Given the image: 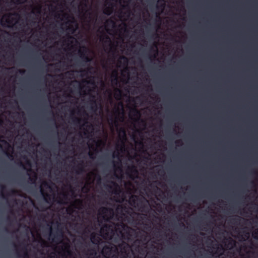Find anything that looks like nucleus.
<instances>
[{
    "label": "nucleus",
    "mask_w": 258,
    "mask_h": 258,
    "mask_svg": "<svg viewBox=\"0 0 258 258\" xmlns=\"http://www.w3.org/2000/svg\"><path fill=\"white\" fill-rule=\"evenodd\" d=\"M125 227L128 228L123 223L117 224L115 227L112 224L104 223L101 227L100 233L104 239H111L114 234L115 230H118L119 232L122 234V230H124Z\"/></svg>",
    "instance_id": "nucleus-1"
},
{
    "label": "nucleus",
    "mask_w": 258,
    "mask_h": 258,
    "mask_svg": "<svg viewBox=\"0 0 258 258\" xmlns=\"http://www.w3.org/2000/svg\"><path fill=\"white\" fill-rule=\"evenodd\" d=\"M99 215L105 222H109L113 219L114 216L113 209L106 207H102L98 210Z\"/></svg>",
    "instance_id": "nucleus-2"
},
{
    "label": "nucleus",
    "mask_w": 258,
    "mask_h": 258,
    "mask_svg": "<svg viewBox=\"0 0 258 258\" xmlns=\"http://www.w3.org/2000/svg\"><path fill=\"white\" fill-rule=\"evenodd\" d=\"M119 248L122 258H133V251L127 243H121L119 245Z\"/></svg>",
    "instance_id": "nucleus-3"
},
{
    "label": "nucleus",
    "mask_w": 258,
    "mask_h": 258,
    "mask_svg": "<svg viewBox=\"0 0 258 258\" xmlns=\"http://www.w3.org/2000/svg\"><path fill=\"white\" fill-rule=\"evenodd\" d=\"M102 253L107 258H116L118 250L116 248L105 246L102 249Z\"/></svg>",
    "instance_id": "nucleus-4"
},
{
    "label": "nucleus",
    "mask_w": 258,
    "mask_h": 258,
    "mask_svg": "<svg viewBox=\"0 0 258 258\" xmlns=\"http://www.w3.org/2000/svg\"><path fill=\"white\" fill-rule=\"evenodd\" d=\"M88 49L86 47H83L82 50L80 49L78 52L80 55V57L81 58V61L80 64L84 66L86 63L90 62L91 61V59L88 55Z\"/></svg>",
    "instance_id": "nucleus-5"
},
{
    "label": "nucleus",
    "mask_w": 258,
    "mask_h": 258,
    "mask_svg": "<svg viewBox=\"0 0 258 258\" xmlns=\"http://www.w3.org/2000/svg\"><path fill=\"white\" fill-rule=\"evenodd\" d=\"M50 236L51 237L52 241L57 243L62 239L63 233L62 229H57L56 232L53 234L51 231V228H50Z\"/></svg>",
    "instance_id": "nucleus-6"
},
{
    "label": "nucleus",
    "mask_w": 258,
    "mask_h": 258,
    "mask_svg": "<svg viewBox=\"0 0 258 258\" xmlns=\"http://www.w3.org/2000/svg\"><path fill=\"white\" fill-rule=\"evenodd\" d=\"M109 182L111 183V185H106L107 188L112 190V192L115 195L119 194L121 192V188L118 184L113 181H110Z\"/></svg>",
    "instance_id": "nucleus-7"
},
{
    "label": "nucleus",
    "mask_w": 258,
    "mask_h": 258,
    "mask_svg": "<svg viewBox=\"0 0 258 258\" xmlns=\"http://www.w3.org/2000/svg\"><path fill=\"white\" fill-rule=\"evenodd\" d=\"M127 173L128 174L130 178L134 179L135 176L137 177L138 171L135 166L132 165V166L128 167Z\"/></svg>",
    "instance_id": "nucleus-8"
},
{
    "label": "nucleus",
    "mask_w": 258,
    "mask_h": 258,
    "mask_svg": "<svg viewBox=\"0 0 258 258\" xmlns=\"http://www.w3.org/2000/svg\"><path fill=\"white\" fill-rule=\"evenodd\" d=\"M90 240L92 243L96 245H98L101 241L100 237L94 233L91 234Z\"/></svg>",
    "instance_id": "nucleus-9"
},
{
    "label": "nucleus",
    "mask_w": 258,
    "mask_h": 258,
    "mask_svg": "<svg viewBox=\"0 0 258 258\" xmlns=\"http://www.w3.org/2000/svg\"><path fill=\"white\" fill-rule=\"evenodd\" d=\"M156 6V9L162 12L165 7V2L164 0H158Z\"/></svg>",
    "instance_id": "nucleus-10"
},
{
    "label": "nucleus",
    "mask_w": 258,
    "mask_h": 258,
    "mask_svg": "<svg viewBox=\"0 0 258 258\" xmlns=\"http://www.w3.org/2000/svg\"><path fill=\"white\" fill-rule=\"evenodd\" d=\"M91 106L90 109L93 112H96L98 109V106L97 102L95 100H92L91 101Z\"/></svg>",
    "instance_id": "nucleus-11"
},
{
    "label": "nucleus",
    "mask_w": 258,
    "mask_h": 258,
    "mask_svg": "<svg viewBox=\"0 0 258 258\" xmlns=\"http://www.w3.org/2000/svg\"><path fill=\"white\" fill-rule=\"evenodd\" d=\"M113 11V5L112 6H108V7H106L103 10V13L107 16L110 15Z\"/></svg>",
    "instance_id": "nucleus-12"
},
{
    "label": "nucleus",
    "mask_w": 258,
    "mask_h": 258,
    "mask_svg": "<svg viewBox=\"0 0 258 258\" xmlns=\"http://www.w3.org/2000/svg\"><path fill=\"white\" fill-rule=\"evenodd\" d=\"M77 170H76V173L77 174H80L84 172L85 171V170H84V166L83 164V162H82L81 163L79 164L77 166Z\"/></svg>",
    "instance_id": "nucleus-13"
},
{
    "label": "nucleus",
    "mask_w": 258,
    "mask_h": 258,
    "mask_svg": "<svg viewBox=\"0 0 258 258\" xmlns=\"http://www.w3.org/2000/svg\"><path fill=\"white\" fill-rule=\"evenodd\" d=\"M41 194L43 195L44 200L46 202L49 203V200L50 199V196L47 192H46L44 189L41 188L40 189Z\"/></svg>",
    "instance_id": "nucleus-14"
},
{
    "label": "nucleus",
    "mask_w": 258,
    "mask_h": 258,
    "mask_svg": "<svg viewBox=\"0 0 258 258\" xmlns=\"http://www.w3.org/2000/svg\"><path fill=\"white\" fill-rule=\"evenodd\" d=\"M115 97L117 99H119L122 95V92L119 89H116L115 90Z\"/></svg>",
    "instance_id": "nucleus-15"
},
{
    "label": "nucleus",
    "mask_w": 258,
    "mask_h": 258,
    "mask_svg": "<svg viewBox=\"0 0 258 258\" xmlns=\"http://www.w3.org/2000/svg\"><path fill=\"white\" fill-rule=\"evenodd\" d=\"M118 76L116 73L112 76L111 82L113 84L117 85L118 84Z\"/></svg>",
    "instance_id": "nucleus-16"
},
{
    "label": "nucleus",
    "mask_w": 258,
    "mask_h": 258,
    "mask_svg": "<svg viewBox=\"0 0 258 258\" xmlns=\"http://www.w3.org/2000/svg\"><path fill=\"white\" fill-rule=\"evenodd\" d=\"M23 250L24 251V253L22 255H20L19 253L18 252V255L19 256V257H22L23 258H28V252L27 251V249H26V247H25L24 248H23Z\"/></svg>",
    "instance_id": "nucleus-17"
},
{
    "label": "nucleus",
    "mask_w": 258,
    "mask_h": 258,
    "mask_svg": "<svg viewBox=\"0 0 258 258\" xmlns=\"http://www.w3.org/2000/svg\"><path fill=\"white\" fill-rule=\"evenodd\" d=\"M88 252V254L89 255V258H90V256H94L96 254L95 250L94 249H89Z\"/></svg>",
    "instance_id": "nucleus-18"
},
{
    "label": "nucleus",
    "mask_w": 258,
    "mask_h": 258,
    "mask_svg": "<svg viewBox=\"0 0 258 258\" xmlns=\"http://www.w3.org/2000/svg\"><path fill=\"white\" fill-rule=\"evenodd\" d=\"M132 112L134 113V115L135 116H137L138 117H140L141 115V113L140 111L136 108H134L132 110Z\"/></svg>",
    "instance_id": "nucleus-19"
},
{
    "label": "nucleus",
    "mask_w": 258,
    "mask_h": 258,
    "mask_svg": "<svg viewBox=\"0 0 258 258\" xmlns=\"http://www.w3.org/2000/svg\"><path fill=\"white\" fill-rule=\"evenodd\" d=\"M12 14H9L8 15L7 17H8V19H6V23L8 24H12L13 23V21L12 20H10V18H11V16Z\"/></svg>",
    "instance_id": "nucleus-20"
},
{
    "label": "nucleus",
    "mask_w": 258,
    "mask_h": 258,
    "mask_svg": "<svg viewBox=\"0 0 258 258\" xmlns=\"http://www.w3.org/2000/svg\"><path fill=\"white\" fill-rule=\"evenodd\" d=\"M81 121V120L80 118L76 117H74L73 118V121L75 124H80Z\"/></svg>",
    "instance_id": "nucleus-21"
},
{
    "label": "nucleus",
    "mask_w": 258,
    "mask_h": 258,
    "mask_svg": "<svg viewBox=\"0 0 258 258\" xmlns=\"http://www.w3.org/2000/svg\"><path fill=\"white\" fill-rule=\"evenodd\" d=\"M104 38L105 39V41H104L105 42H109L111 45V48L112 47L113 44L112 43V42H111V40H110V38L107 35H105L104 36Z\"/></svg>",
    "instance_id": "nucleus-22"
},
{
    "label": "nucleus",
    "mask_w": 258,
    "mask_h": 258,
    "mask_svg": "<svg viewBox=\"0 0 258 258\" xmlns=\"http://www.w3.org/2000/svg\"><path fill=\"white\" fill-rule=\"evenodd\" d=\"M105 23L107 25H109L110 24L114 25L115 24V22H114V21L111 19L107 20Z\"/></svg>",
    "instance_id": "nucleus-23"
},
{
    "label": "nucleus",
    "mask_w": 258,
    "mask_h": 258,
    "mask_svg": "<svg viewBox=\"0 0 258 258\" xmlns=\"http://www.w3.org/2000/svg\"><path fill=\"white\" fill-rule=\"evenodd\" d=\"M235 242L231 238H229L228 239V245H231V246H233L234 245H235Z\"/></svg>",
    "instance_id": "nucleus-24"
},
{
    "label": "nucleus",
    "mask_w": 258,
    "mask_h": 258,
    "mask_svg": "<svg viewBox=\"0 0 258 258\" xmlns=\"http://www.w3.org/2000/svg\"><path fill=\"white\" fill-rule=\"evenodd\" d=\"M253 237L255 239H258V228L255 229L253 233Z\"/></svg>",
    "instance_id": "nucleus-25"
},
{
    "label": "nucleus",
    "mask_w": 258,
    "mask_h": 258,
    "mask_svg": "<svg viewBox=\"0 0 258 258\" xmlns=\"http://www.w3.org/2000/svg\"><path fill=\"white\" fill-rule=\"evenodd\" d=\"M120 133H121L123 135V139L124 140L126 139V132L125 130L123 128L120 129Z\"/></svg>",
    "instance_id": "nucleus-26"
},
{
    "label": "nucleus",
    "mask_w": 258,
    "mask_h": 258,
    "mask_svg": "<svg viewBox=\"0 0 258 258\" xmlns=\"http://www.w3.org/2000/svg\"><path fill=\"white\" fill-rule=\"evenodd\" d=\"M42 185L45 187L46 188H50V186L49 185V184L47 182V181H43L42 182Z\"/></svg>",
    "instance_id": "nucleus-27"
},
{
    "label": "nucleus",
    "mask_w": 258,
    "mask_h": 258,
    "mask_svg": "<svg viewBox=\"0 0 258 258\" xmlns=\"http://www.w3.org/2000/svg\"><path fill=\"white\" fill-rule=\"evenodd\" d=\"M29 179L30 181H31L32 182H35V181L37 179V176H36V173L34 174V176L33 177H30L29 178Z\"/></svg>",
    "instance_id": "nucleus-28"
},
{
    "label": "nucleus",
    "mask_w": 258,
    "mask_h": 258,
    "mask_svg": "<svg viewBox=\"0 0 258 258\" xmlns=\"http://www.w3.org/2000/svg\"><path fill=\"white\" fill-rule=\"evenodd\" d=\"M114 0H106L105 1V3L106 5H108V6H112L113 4L111 2V1H113Z\"/></svg>",
    "instance_id": "nucleus-29"
},
{
    "label": "nucleus",
    "mask_w": 258,
    "mask_h": 258,
    "mask_svg": "<svg viewBox=\"0 0 258 258\" xmlns=\"http://www.w3.org/2000/svg\"><path fill=\"white\" fill-rule=\"evenodd\" d=\"M17 193V191L15 189H12L10 191V194L12 195H16Z\"/></svg>",
    "instance_id": "nucleus-30"
},
{
    "label": "nucleus",
    "mask_w": 258,
    "mask_h": 258,
    "mask_svg": "<svg viewBox=\"0 0 258 258\" xmlns=\"http://www.w3.org/2000/svg\"><path fill=\"white\" fill-rule=\"evenodd\" d=\"M110 120H111V122H114L115 124L117 125V120H114L113 118L112 117H111L110 119Z\"/></svg>",
    "instance_id": "nucleus-31"
},
{
    "label": "nucleus",
    "mask_w": 258,
    "mask_h": 258,
    "mask_svg": "<svg viewBox=\"0 0 258 258\" xmlns=\"http://www.w3.org/2000/svg\"><path fill=\"white\" fill-rule=\"evenodd\" d=\"M120 59H123V60H124L125 61L126 63L127 62V58L124 56H120Z\"/></svg>",
    "instance_id": "nucleus-32"
},
{
    "label": "nucleus",
    "mask_w": 258,
    "mask_h": 258,
    "mask_svg": "<svg viewBox=\"0 0 258 258\" xmlns=\"http://www.w3.org/2000/svg\"><path fill=\"white\" fill-rule=\"evenodd\" d=\"M119 154L118 152L115 153L114 152L113 154V157H119Z\"/></svg>",
    "instance_id": "nucleus-33"
},
{
    "label": "nucleus",
    "mask_w": 258,
    "mask_h": 258,
    "mask_svg": "<svg viewBox=\"0 0 258 258\" xmlns=\"http://www.w3.org/2000/svg\"><path fill=\"white\" fill-rule=\"evenodd\" d=\"M115 113L117 115H118L119 113V109L117 108V109H116L115 111Z\"/></svg>",
    "instance_id": "nucleus-34"
},
{
    "label": "nucleus",
    "mask_w": 258,
    "mask_h": 258,
    "mask_svg": "<svg viewBox=\"0 0 258 258\" xmlns=\"http://www.w3.org/2000/svg\"><path fill=\"white\" fill-rule=\"evenodd\" d=\"M40 9H41V6H39L37 9V13L39 14L40 13Z\"/></svg>",
    "instance_id": "nucleus-35"
},
{
    "label": "nucleus",
    "mask_w": 258,
    "mask_h": 258,
    "mask_svg": "<svg viewBox=\"0 0 258 258\" xmlns=\"http://www.w3.org/2000/svg\"><path fill=\"white\" fill-rule=\"evenodd\" d=\"M101 181V177L99 175H98V180H97V182L98 183L99 182H100Z\"/></svg>",
    "instance_id": "nucleus-36"
},
{
    "label": "nucleus",
    "mask_w": 258,
    "mask_h": 258,
    "mask_svg": "<svg viewBox=\"0 0 258 258\" xmlns=\"http://www.w3.org/2000/svg\"><path fill=\"white\" fill-rule=\"evenodd\" d=\"M63 198H64V199L65 200L67 199V194H64L63 195Z\"/></svg>",
    "instance_id": "nucleus-37"
},
{
    "label": "nucleus",
    "mask_w": 258,
    "mask_h": 258,
    "mask_svg": "<svg viewBox=\"0 0 258 258\" xmlns=\"http://www.w3.org/2000/svg\"><path fill=\"white\" fill-rule=\"evenodd\" d=\"M83 189H86V192H88V190H89L88 188L87 187H86V186H84V187L83 188Z\"/></svg>",
    "instance_id": "nucleus-38"
},
{
    "label": "nucleus",
    "mask_w": 258,
    "mask_h": 258,
    "mask_svg": "<svg viewBox=\"0 0 258 258\" xmlns=\"http://www.w3.org/2000/svg\"><path fill=\"white\" fill-rule=\"evenodd\" d=\"M1 187L3 190H4V189L5 188V186L4 185H1Z\"/></svg>",
    "instance_id": "nucleus-39"
},
{
    "label": "nucleus",
    "mask_w": 258,
    "mask_h": 258,
    "mask_svg": "<svg viewBox=\"0 0 258 258\" xmlns=\"http://www.w3.org/2000/svg\"><path fill=\"white\" fill-rule=\"evenodd\" d=\"M19 72L21 73V74H23L24 73V71L23 70H19Z\"/></svg>",
    "instance_id": "nucleus-40"
},
{
    "label": "nucleus",
    "mask_w": 258,
    "mask_h": 258,
    "mask_svg": "<svg viewBox=\"0 0 258 258\" xmlns=\"http://www.w3.org/2000/svg\"><path fill=\"white\" fill-rule=\"evenodd\" d=\"M122 149H123V150L124 149V145L123 143H122Z\"/></svg>",
    "instance_id": "nucleus-41"
},
{
    "label": "nucleus",
    "mask_w": 258,
    "mask_h": 258,
    "mask_svg": "<svg viewBox=\"0 0 258 258\" xmlns=\"http://www.w3.org/2000/svg\"><path fill=\"white\" fill-rule=\"evenodd\" d=\"M93 154L92 153H89V156L91 158H92V156Z\"/></svg>",
    "instance_id": "nucleus-42"
},
{
    "label": "nucleus",
    "mask_w": 258,
    "mask_h": 258,
    "mask_svg": "<svg viewBox=\"0 0 258 258\" xmlns=\"http://www.w3.org/2000/svg\"><path fill=\"white\" fill-rule=\"evenodd\" d=\"M248 236H249V233H246V235H245V236H246V237H248Z\"/></svg>",
    "instance_id": "nucleus-43"
},
{
    "label": "nucleus",
    "mask_w": 258,
    "mask_h": 258,
    "mask_svg": "<svg viewBox=\"0 0 258 258\" xmlns=\"http://www.w3.org/2000/svg\"><path fill=\"white\" fill-rule=\"evenodd\" d=\"M5 231L6 232H8V229L7 228H5Z\"/></svg>",
    "instance_id": "nucleus-44"
},
{
    "label": "nucleus",
    "mask_w": 258,
    "mask_h": 258,
    "mask_svg": "<svg viewBox=\"0 0 258 258\" xmlns=\"http://www.w3.org/2000/svg\"><path fill=\"white\" fill-rule=\"evenodd\" d=\"M62 200H61L59 201H58V203H60V204H62Z\"/></svg>",
    "instance_id": "nucleus-45"
},
{
    "label": "nucleus",
    "mask_w": 258,
    "mask_h": 258,
    "mask_svg": "<svg viewBox=\"0 0 258 258\" xmlns=\"http://www.w3.org/2000/svg\"><path fill=\"white\" fill-rule=\"evenodd\" d=\"M114 176L116 177V178H118V175L116 174H114Z\"/></svg>",
    "instance_id": "nucleus-46"
},
{
    "label": "nucleus",
    "mask_w": 258,
    "mask_h": 258,
    "mask_svg": "<svg viewBox=\"0 0 258 258\" xmlns=\"http://www.w3.org/2000/svg\"><path fill=\"white\" fill-rule=\"evenodd\" d=\"M132 202H133L134 204H135V203H136V201H135V200H132Z\"/></svg>",
    "instance_id": "nucleus-47"
},
{
    "label": "nucleus",
    "mask_w": 258,
    "mask_h": 258,
    "mask_svg": "<svg viewBox=\"0 0 258 258\" xmlns=\"http://www.w3.org/2000/svg\"><path fill=\"white\" fill-rule=\"evenodd\" d=\"M78 201L80 203H82V201L80 200H78Z\"/></svg>",
    "instance_id": "nucleus-48"
},
{
    "label": "nucleus",
    "mask_w": 258,
    "mask_h": 258,
    "mask_svg": "<svg viewBox=\"0 0 258 258\" xmlns=\"http://www.w3.org/2000/svg\"><path fill=\"white\" fill-rule=\"evenodd\" d=\"M237 220H238V219H233V220L235 221V222H237L236 221H237Z\"/></svg>",
    "instance_id": "nucleus-49"
},
{
    "label": "nucleus",
    "mask_w": 258,
    "mask_h": 258,
    "mask_svg": "<svg viewBox=\"0 0 258 258\" xmlns=\"http://www.w3.org/2000/svg\"><path fill=\"white\" fill-rule=\"evenodd\" d=\"M3 142H4L5 143H6V144H7V142L6 141H4H4H3Z\"/></svg>",
    "instance_id": "nucleus-50"
},
{
    "label": "nucleus",
    "mask_w": 258,
    "mask_h": 258,
    "mask_svg": "<svg viewBox=\"0 0 258 258\" xmlns=\"http://www.w3.org/2000/svg\"><path fill=\"white\" fill-rule=\"evenodd\" d=\"M10 217H7V220H10Z\"/></svg>",
    "instance_id": "nucleus-51"
},
{
    "label": "nucleus",
    "mask_w": 258,
    "mask_h": 258,
    "mask_svg": "<svg viewBox=\"0 0 258 258\" xmlns=\"http://www.w3.org/2000/svg\"><path fill=\"white\" fill-rule=\"evenodd\" d=\"M20 164H21L22 166H24V165H23V164H22V162H20Z\"/></svg>",
    "instance_id": "nucleus-52"
},
{
    "label": "nucleus",
    "mask_w": 258,
    "mask_h": 258,
    "mask_svg": "<svg viewBox=\"0 0 258 258\" xmlns=\"http://www.w3.org/2000/svg\"><path fill=\"white\" fill-rule=\"evenodd\" d=\"M99 222L100 223H102V221H101V220H99Z\"/></svg>",
    "instance_id": "nucleus-53"
},
{
    "label": "nucleus",
    "mask_w": 258,
    "mask_h": 258,
    "mask_svg": "<svg viewBox=\"0 0 258 258\" xmlns=\"http://www.w3.org/2000/svg\"><path fill=\"white\" fill-rule=\"evenodd\" d=\"M1 90V91H4V89H3V88H2Z\"/></svg>",
    "instance_id": "nucleus-54"
},
{
    "label": "nucleus",
    "mask_w": 258,
    "mask_h": 258,
    "mask_svg": "<svg viewBox=\"0 0 258 258\" xmlns=\"http://www.w3.org/2000/svg\"><path fill=\"white\" fill-rule=\"evenodd\" d=\"M120 105L122 107L123 106V105L121 103H120Z\"/></svg>",
    "instance_id": "nucleus-55"
},
{
    "label": "nucleus",
    "mask_w": 258,
    "mask_h": 258,
    "mask_svg": "<svg viewBox=\"0 0 258 258\" xmlns=\"http://www.w3.org/2000/svg\"><path fill=\"white\" fill-rule=\"evenodd\" d=\"M113 163H114V167H115V163H114V161H113Z\"/></svg>",
    "instance_id": "nucleus-56"
},
{
    "label": "nucleus",
    "mask_w": 258,
    "mask_h": 258,
    "mask_svg": "<svg viewBox=\"0 0 258 258\" xmlns=\"http://www.w3.org/2000/svg\"><path fill=\"white\" fill-rule=\"evenodd\" d=\"M85 71V70H81V72H84Z\"/></svg>",
    "instance_id": "nucleus-57"
},
{
    "label": "nucleus",
    "mask_w": 258,
    "mask_h": 258,
    "mask_svg": "<svg viewBox=\"0 0 258 258\" xmlns=\"http://www.w3.org/2000/svg\"><path fill=\"white\" fill-rule=\"evenodd\" d=\"M6 69H7V70H10V68H6Z\"/></svg>",
    "instance_id": "nucleus-58"
},
{
    "label": "nucleus",
    "mask_w": 258,
    "mask_h": 258,
    "mask_svg": "<svg viewBox=\"0 0 258 258\" xmlns=\"http://www.w3.org/2000/svg\"><path fill=\"white\" fill-rule=\"evenodd\" d=\"M3 197L4 198H5V197L4 196V195H3Z\"/></svg>",
    "instance_id": "nucleus-59"
},
{
    "label": "nucleus",
    "mask_w": 258,
    "mask_h": 258,
    "mask_svg": "<svg viewBox=\"0 0 258 258\" xmlns=\"http://www.w3.org/2000/svg\"><path fill=\"white\" fill-rule=\"evenodd\" d=\"M99 105H100V108H101V107H102L101 105L100 104Z\"/></svg>",
    "instance_id": "nucleus-60"
},
{
    "label": "nucleus",
    "mask_w": 258,
    "mask_h": 258,
    "mask_svg": "<svg viewBox=\"0 0 258 258\" xmlns=\"http://www.w3.org/2000/svg\"><path fill=\"white\" fill-rule=\"evenodd\" d=\"M117 163L119 165H121L120 162H118Z\"/></svg>",
    "instance_id": "nucleus-61"
},
{
    "label": "nucleus",
    "mask_w": 258,
    "mask_h": 258,
    "mask_svg": "<svg viewBox=\"0 0 258 258\" xmlns=\"http://www.w3.org/2000/svg\"><path fill=\"white\" fill-rule=\"evenodd\" d=\"M84 82H86L87 83H89L88 82H87L86 80H85Z\"/></svg>",
    "instance_id": "nucleus-62"
}]
</instances>
